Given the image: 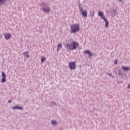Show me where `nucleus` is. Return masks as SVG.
<instances>
[{
  "label": "nucleus",
  "mask_w": 130,
  "mask_h": 130,
  "mask_svg": "<svg viewBox=\"0 0 130 130\" xmlns=\"http://www.w3.org/2000/svg\"><path fill=\"white\" fill-rule=\"evenodd\" d=\"M77 47H79V43L74 41H71L70 44H67L66 45V48L69 50H75V49H77Z\"/></svg>",
  "instance_id": "1"
},
{
  "label": "nucleus",
  "mask_w": 130,
  "mask_h": 130,
  "mask_svg": "<svg viewBox=\"0 0 130 130\" xmlns=\"http://www.w3.org/2000/svg\"><path fill=\"white\" fill-rule=\"evenodd\" d=\"M71 28V33H76L80 30V25L78 24H73L70 26Z\"/></svg>",
  "instance_id": "2"
},
{
  "label": "nucleus",
  "mask_w": 130,
  "mask_h": 130,
  "mask_svg": "<svg viewBox=\"0 0 130 130\" xmlns=\"http://www.w3.org/2000/svg\"><path fill=\"white\" fill-rule=\"evenodd\" d=\"M98 15L101 17V19H103V20L106 22L105 27L107 28L109 25V22H108V20H107L106 17H105V16H104V14H103L102 12L99 11Z\"/></svg>",
  "instance_id": "3"
},
{
  "label": "nucleus",
  "mask_w": 130,
  "mask_h": 130,
  "mask_svg": "<svg viewBox=\"0 0 130 130\" xmlns=\"http://www.w3.org/2000/svg\"><path fill=\"white\" fill-rule=\"evenodd\" d=\"M69 67L70 70H75L77 65L76 64V62L72 61L69 62Z\"/></svg>",
  "instance_id": "4"
},
{
  "label": "nucleus",
  "mask_w": 130,
  "mask_h": 130,
  "mask_svg": "<svg viewBox=\"0 0 130 130\" xmlns=\"http://www.w3.org/2000/svg\"><path fill=\"white\" fill-rule=\"evenodd\" d=\"M2 79H1V83L6 82V74H5V72H2Z\"/></svg>",
  "instance_id": "5"
},
{
  "label": "nucleus",
  "mask_w": 130,
  "mask_h": 130,
  "mask_svg": "<svg viewBox=\"0 0 130 130\" xmlns=\"http://www.w3.org/2000/svg\"><path fill=\"white\" fill-rule=\"evenodd\" d=\"M82 15L83 16V18L86 19L88 16V12H87V10H82Z\"/></svg>",
  "instance_id": "6"
},
{
  "label": "nucleus",
  "mask_w": 130,
  "mask_h": 130,
  "mask_svg": "<svg viewBox=\"0 0 130 130\" xmlns=\"http://www.w3.org/2000/svg\"><path fill=\"white\" fill-rule=\"evenodd\" d=\"M84 53H85V54H88L89 56H93V53H92L90 50H85L84 51Z\"/></svg>",
  "instance_id": "7"
},
{
  "label": "nucleus",
  "mask_w": 130,
  "mask_h": 130,
  "mask_svg": "<svg viewBox=\"0 0 130 130\" xmlns=\"http://www.w3.org/2000/svg\"><path fill=\"white\" fill-rule=\"evenodd\" d=\"M4 36L5 37V39L7 40H9V39H10V38H11V34H10L5 33L4 34Z\"/></svg>",
  "instance_id": "8"
},
{
  "label": "nucleus",
  "mask_w": 130,
  "mask_h": 130,
  "mask_svg": "<svg viewBox=\"0 0 130 130\" xmlns=\"http://www.w3.org/2000/svg\"><path fill=\"white\" fill-rule=\"evenodd\" d=\"M62 47V44L61 43L58 44L57 47V51H59V50L61 49Z\"/></svg>",
  "instance_id": "9"
},
{
  "label": "nucleus",
  "mask_w": 130,
  "mask_h": 130,
  "mask_svg": "<svg viewBox=\"0 0 130 130\" xmlns=\"http://www.w3.org/2000/svg\"><path fill=\"white\" fill-rule=\"evenodd\" d=\"M123 71H125V72H127V71H129L130 68L127 67L122 66Z\"/></svg>",
  "instance_id": "10"
},
{
  "label": "nucleus",
  "mask_w": 130,
  "mask_h": 130,
  "mask_svg": "<svg viewBox=\"0 0 130 130\" xmlns=\"http://www.w3.org/2000/svg\"><path fill=\"white\" fill-rule=\"evenodd\" d=\"M43 11H44V12H45V13H48V12H49V11H50L49 8L47 7L46 8H44Z\"/></svg>",
  "instance_id": "11"
},
{
  "label": "nucleus",
  "mask_w": 130,
  "mask_h": 130,
  "mask_svg": "<svg viewBox=\"0 0 130 130\" xmlns=\"http://www.w3.org/2000/svg\"><path fill=\"white\" fill-rule=\"evenodd\" d=\"M13 109H23V108L21 107L16 106V107H12Z\"/></svg>",
  "instance_id": "12"
},
{
  "label": "nucleus",
  "mask_w": 130,
  "mask_h": 130,
  "mask_svg": "<svg viewBox=\"0 0 130 130\" xmlns=\"http://www.w3.org/2000/svg\"><path fill=\"white\" fill-rule=\"evenodd\" d=\"M46 60V58H45V57L44 56H43L41 57V61L42 63H43V61H44V60Z\"/></svg>",
  "instance_id": "13"
},
{
  "label": "nucleus",
  "mask_w": 130,
  "mask_h": 130,
  "mask_svg": "<svg viewBox=\"0 0 130 130\" xmlns=\"http://www.w3.org/2000/svg\"><path fill=\"white\" fill-rule=\"evenodd\" d=\"M118 76H122V73H121V70H119L118 73Z\"/></svg>",
  "instance_id": "14"
},
{
  "label": "nucleus",
  "mask_w": 130,
  "mask_h": 130,
  "mask_svg": "<svg viewBox=\"0 0 130 130\" xmlns=\"http://www.w3.org/2000/svg\"><path fill=\"white\" fill-rule=\"evenodd\" d=\"M113 15L114 16H115L117 14V12H116V10H113Z\"/></svg>",
  "instance_id": "15"
},
{
  "label": "nucleus",
  "mask_w": 130,
  "mask_h": 130,
  "mask_svg": "<svg viewBox=\"0 0 130 130\" xmlns=\"http://www.w3.org/2000/svg\"><path fill=\"white\" fill-rule=\"evenodd\" d=\"M51 123L52 124H54V125H55V124H56V121L52 120Z\"/></svg>",
  "instance_id": "16"
},
{
  "label": "nucleus",
  "mask_w": 130,
  "mask_h": 130,
  "mask_svg": "<svg viewBox=\"0 0 130 130\" xmlns=\"http://www.w3.org/2000/svg\"><path fill=\"white\" fill-rule=\"evenodd\" d=\"M5 1L6 0H0V3L1 4H4V3H5Z\"/></svg>",
  "instance_id": "17"
},
{
  "label": "nucleus",
  "mask_w": 130,
  "mask_h": 130,
  "mask_svg": "<svg viewBox=\"0 0 130 130\" xmlns=\"http://www.w3.org/2000/svg\"><path fill=\"white\" fill-rule=\"evenodd\" d=\"M108 76H109V77H112V74H110V73H108Z\"/></svg>",
  "instance_id": "18"
},
{
  "label": "nucleus",
  "mask_w": 130,
  "mask_h": 130,
  "mask_svg": "<svg viewBox=\"0 0 130 130\" xmlns=\"http://www.w3.org/2000/svg\"><path fill=\"white\" fill-rule=\"evenodd\" d=\"M114 64H117V60H115V61H114Z\"/></svg>",
  "instance_id": "19"
},
{
  "label": "nucleus",
  "mask_w": 130,
  "mask_h": 130,
  "mask_svg": "<svg viewBox=\"0 0 130 130\" xmlns=\"http://www.w3.org/2000/svg\"><path fill=\"white\" fill-rule=\"evenodd\" d=\"M29 55L28 54H26V57H27V58H28V57H29Z\"/></svg>",
  "instance_id": "20"
},
{
  "label": "nucleus",
  "mask_w": 130,
  "mask_h": 130,
  "mask_svg": "<svg viewBox=\"0 0 130 130\" xmlns=\"http://www.w3.org/2000/svg\"><path fill=\"white\" fill-rule=\"evenodd\" d=\"M128 89H130V84H128Z\"/></svg>",
  "instance_id": "21"
},
{
  "label": "nucleus",
  "mask_w": 130,
  "mask_h": 130,
  "mask_svg": "<svg viewBox=\"0 0 130 130\" xmlns=\"http://www.w3.org/2000/svg\"><path fill=\"white\" fill-rule=\"evenodd\" d=\"M119 2H120L121 3H123V0H119Z\"/></svg>",
  "instance_id": "22"
},
{
  "label": "nucleus",
  "mask_w": 130,
  "mask_h": 130,
  "mask_svg": "<svg viewBox=\"0 0 130 130\" xmlns=\"http://www.w3.org/2000/svg\"><path fill=\"white\" fill-rule=\"evenodd\" d=\"M26 53H27V52H25L24 53H23V54H26Z\"/></svg>",
  "instance_id": "23"
},
{
  "label": "nucleus",
  "mask_w": 130,
  "mask_h": 130,
  "mask_svg": "<svg viewBox=\"0 0 130 130\" xmlns=\"http://www.w3.org/2000/svg\"><path fill=\"white\" fill-rule=\"evenodd\" d=\"M11 101H8V103H11Z\"/></svg>",
  "instance_id": "24"
},
{
  "label": "nucleus",
  "mask_w": 130,
  "mask_h": 130,
  "mask_svg": "<svg viewBox=\"0 0 130 130\" xmlns=\"http://www.w3.org/2000/svg\"><path fill=\"white\" fill-rule=\"evenodd\" d=\"M80 13H82V9H80Z\"/></svg>",
  "instance_id": "25"
}]
</instances>
